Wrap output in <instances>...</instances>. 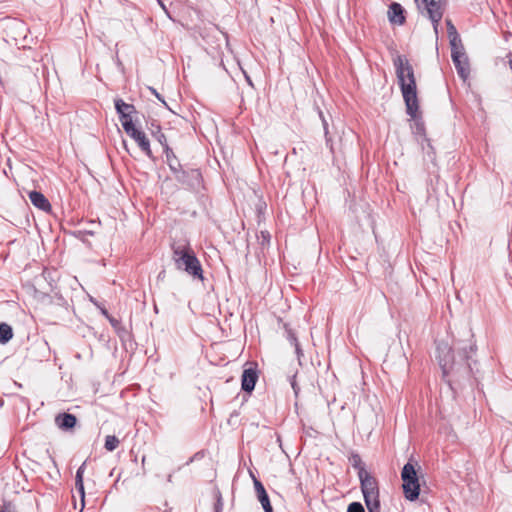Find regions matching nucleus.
<instances>
[{
	"instance_id": "22",
	"label": "nucleus",
	"mask_w": 512,
	"mask_h": 512,
	"mask_svg": "<svg viewBox=\"0 0 512 512\" xmlns=\"http://www.w3.org/2000/svg\"><path fill=\"white\" fill-rule=\"evenodd\" d=\"M347 512H365V510L361 503L353 502L348 506Z\"/></svg>"
},
{
	"instance_id": "2",
	"label": "nucleus",
	"mask_w": 512,
	"mask_h": 512,
	"mask_svg": "<svg viewBox=\"0 0 512 512\" xmlns=\"http://www.w3.org/2000/svg\"><path fill=\"white\" fill-rule=\"evenodd\" d=\"M172 259L177 269L184 270L195 278L203 279L201 264L188 242L172 246Z\"/></svg>"
},
{
	"instance_id": "27",
	"label": "nucleus",
	"mask_w": 512,
	"mask_h": 512,
	"mask_svg": "<svg viewBox=\"0 0 512 512\" xmlns=\"http://www.w3.org/2000/svg\"><path fill=\"white\" fill-rule=\"evenodd\" d=\"M1 512H16L11 504L3 506Z\"/></svg>"
},
{
	"instance_id": "21",
	"label": "nucleus",
	"mask_w": 512,
	"mask_h": 512,
	"mask_svg": "<svg viewBox=\"0 0 512 512\" xmlns=\"http://www.w3.org/2000/svg\"><path fill=\"white\" fill-rule=\"evenodd\" d=\"M123 129L124 131L129 135L131 136L132 134L135 133V131L137 130V128L135 127V125L133 124V120L132 121H125L123 124Z\"/></svg>"
},
{
	"instance_id": "18",
	"label": "nucleus",
	"mask_w": 512,
	"mask_h": 512,
	"mask_svg": "<svg viewBox=\"0 0 512 512\" xmlns=\"http://www.w3.org/2000/svg\"><path fill=\"white\" fill-rule=\"evenodd\" d=\"M457 349L461 352L464 359H468L475 352V346L471 342L464 343L461 346H458Z\"/></svg>"
},
{
	"instance_id": "17",
	"label": "nucleus",
	"mask_w": 512,
	"mask_h": 512,
	"mask_svg": "<svg viewBox=\"0 0 512 512\" xmlns=\"http://www.w3.org/2000/svg\"><path fill=\"white\" fill-rule=\"evenodd\" d=\"M153 136L163 146L166 156L169 159V152H171V149L167 144L166 136L161 132V128L159 126H157V133H153Z\"/></svg>"
},
{
	"instance_id": "24",
	"label": "nucleus",
	"mask_w": 512,
	"mask_h": 512,
	"mask_svg": "<svg viewBox=\"0 0 512 512\" xmlns=\"http://www.w3.org/2000/svg\"><path fill=\"white\" fill-rule=\"evenodd\" d=\"M149 90L151 91V93L153 95H155V97L161 101L165 106H167L165 100L161 97V95L156 91V89H154L153 87H149Z\"/></svg>"
},
{
	"instance_id": "9",
	"label": "nucleus",
	"mask_w": 512,
	"mask_h": 512,
	"mask_svg": "<svg viewBox=\"0 0 512 512\" xmlns=\"http://www.w3.org/2000/svg\"><path fill=\"white\" fill-rule=\"evenodd\" d=\"M254 487H255V491L257 493L258 500L261 503L264 511L265 512H273V508L271 506L268 494H267L264 486L262 485V483L259 480L254 479Z\"/></svg>"
},
{
	"instance_id": "19",
	"label": "nucleus",
	"mask_w": 512,
	"mask_h": 512,
	"mask_svg": "<svg viewBox=\"0 0 512 512\" xmlns=\"http://www.w3.org/2000/svg\"><path fill=\"white\" fill-rule=\"evenodd\" d=\"M448 37L451 45V53H453V51H464V47L462 45L459 34L451 35Z\"/></svg>"
},
{
	"instance_id": "8",
	"label": "nucleus",
	"mask_w": 512,
	"mask_h": 512,
	"mask_svg": "<svg viewBox=\"0 0 512 512\" xmlns=\"http://www.w3.org/2000/svg\"><path fill=\"white\" fill-rule=\"evenodd\" d=\"M258 379V373L255 368H247L243 371L241 386L242 389L246 392H251L254 390L256 382Z\"/></svg>"
},
{
	"instance_id": "23",
	"label": "nucleus",
	"mask_w": 512,
	"mask_h": 512,
	"mask_svg": "<svg viewBox=\"0 0 512 512\" xmlns=\"http://www.w3.org/2000/svg\"><path fill=\"white\" fill-rule=\"evenodd\" d=\"M446 23H447L448 36L458 34L455 26L452 24V22L450 20H447Z\"/></svg>"
},
{
	"instance_id": "31",
	"label": "nucleus",
	"mask_w": 512,
	"mask_h": 512,
	"mask_svg": "<svg viewBox=\"0 0 512 512\" xmlns=\"http://www.w3.org/2000/svg\"><path fill=\"white\" fill-rule=\"evenodd\" d=\"M172 154H173V152H172V151H171V152H169V158H170V157H172Z\"/></svg>"
},
{
	"instance_id": "15",
	"label": "nucleus",
	"mask_w": 512,
	"mask_h": 512,
	"mask_svg": "<svg viewBox=\"0 0 512 512\" xmlns=\"http://www.w3.org/2000/svg\"><path fill=\"white\" fill-rule=\"evenodd\" d=\"M115 108L119 115L133 114L135 112V107L131 104L125 103L122 99L115 100Z\"/></svg>"
},
{
	"instance_id": "20",
	"label": "nucleus",
	"mask_w": 512,
	"mask_h": 512,
	"mask_svg": "<svg viewBox=\"0 0 512 512\" xmlns=\"http://www.w3.org/2000/svg\"><path fill=\"white\" fill-rule=\"evenodd\" d=\"M119 439L114 435H108L105 439V448L108 451H114L119 446Z\"/></svg>"
},
{
	"instance_id": "30",
	"label": "nucleus",
	"mask_w": 512,
	"mask_h": 512,
	"mask_svg": "<svg viewBox=\"0 0 512 512\" xmlns=\"http://www.w3.org/2000/svg\"><path fill=\"white\" fill-rule=\"evenodd\" d=\"M153 133H157V128H156V129H154V130H152V134H153Z\"/></svg>"
},
{
	"instance_id": "6",
	"label": "nucleus",
	"mask_w": 512,
	"mask_h": 512,
	"mask_svg": "<svg viewBox=\"0 0 512 512\" xmlns=\"http://www.w3.org/2000/svg\"><path fill=\"white\" fill-rule=\"evenodd\" d=\"M437 357L439 365L443 371V375H448L454 363V356L451 347L447 343H439L437 345Z\"/></svg>"
},
{
	"instance_id": "10",
	"label": "nucleus",
	"mask_w": 512,
	"mask_h": 512,
	"mask_svg": "<svg viewBox=\"0 0 512 512\" xmlns=\"http://www.w3.org/2000/svg\"><path fill=\"white\" fill-rule=\"evenodd\" d=\"M29 200L31 203L38 209L49 212L51 210V204L48 199L38 191H31L28 194Z\"/></svg>"
},
{
	"instance_id": "13",
	"label": "nucleus",
	"mask_w": 512,
	"mask_h": 512,
	"mask_svg": "<svg viewBox=\"0 0 512 512\" xmlns=\"http://www.w3.org/2000/svg\"><path fill=\"white\" fill-rule=\"evenodd\" d=\"M403 8L398 3H392L389 7V20L392 23L402 25L405 22V17L403 15Z\"/></svg>"
},
{
	"instance_id": "12",
	"label": "nucleus",
	"mask_w": 512,
	"mask_h": 512,
	"mask_svg": "<svg viewBox=\"0 0 512 512\" xmlns=\"http://www.w3.org/2000/svg\"><path fill=\"white\" fill-rule=\"evenodd\" d=\"M130 137L137 142L138 146L148 157H152L150 143L144 132L137 129Z\"/></svg>"
},
{
	"instance_id": "25",
	"label": "nucleus",
	"mask_w": 512,
	"mask_h": 512,
	"mask_svg": "<svg viewBox=\"0 0 512 512\" xmlns=\"http://www.w3.org/2000/svg\"><path fill=\"white\" fill-rule=\"evenodd\" d=\"M291 339H292V341L294 343L296 353H297L298 357H300V355H302V351H301L300 346H299V344L297 342V339L295 337H291Z\"/></svg>"
},
{
	"instance_id": "14",
	"label": "nucleus",
	"mask_w": 512,
	"mask_h": 512,
	"mask_svg": "<svg viewBox=\"0 0 512 512\" xmlns=\"http://www.w3.org/2000/svg\"><path fill=\"white\" fill-rule=\"evenodd\" d=\"M85 465H86V463L84 462L78 468V470L76 472V476H75V487H76V490L78 491V493L80 494L82 503H84V496H85L84 482H83V475H84V471H85Z\"/></svg>"
},
{
	"instance_id": "16",
	"label": "nucleus",
	"mask_w": 512,
	"mask_h": 512,
	"mask_svg": "<svg viewBox=\"0 0 512 512\" xmlns=\"http://www.w3.org/2000/svg\"><path fill=\"white\" fill-rule=\"evenodd\" d=\"M13 337V331L10 325L0 323V343L5 344Z\"/></svg>"
},
{
	"instance_id": "3",
	"label": "nucleus",
	"mask_w": 512,
	"mask_h": 512,
	"mask_svg": "<svg viewBox=\"0 0 512 512\" xmlns=\"http://www.w3.org/2000/svg\"><path fill=\"white\" fill-rule=\"evenodd\" d=\"M361 490L369 512H380L379 489L376 479L364 467L358 470Z\"/></svg>"
},
{
	"instance_id": "29",
	"label": "nucleus",
	"mask_w": 512,
	"mask_h": 512,
	"mask_svg": "<svg viewBox=\"0 0 512 512\" xmlns=\"http://www.w3.org/2000/svg\"><path fill=\"white\" fill-rule=\"evenodd\" d=\"M215 512H221V506L220 505H217L216 508H215Z\"/></svg>"
},
{
	"instance_id": "11",
	"label": "nucleus",
	"mask_w": 512,
	"mask_h": 512,
	"mask_svg": "<svg viewBox=\"0 0 512 512\" xmlns=\"http://www.w3.org/2000/svg\"><path fill=\"white\" fill-rule=\"evenodd\" d=\"M77 419L73 414L62 413L55 417V423L61 430H70L76 425Z\"/></svg>"
},
{
	"instance_id": "7",
	"label": "nucleus",
	"mask_w": 512,
	"mask_h": 512,
	"mask_svg": "<svg viewBox=\"0 0 512 512\" xmlns=\"http://www.w3.org/2000/svg\"><path fill=\"white\" fill-rule=\"evenodd\" d=\"M451 57L459 76L466 80L469 76V63L465 51H453Z\"/></svg>"
},
{
	"instance_id": "4",
	"label": "nucleus",
	"mask_w": 512,
	"mask_h": 512,
	"mask_svg": "<svg viewBox=\"0 0 512 512\" xmlns=\"http://www.w3.org/2000/svg\"><path fill=\"white\" fill-rule=\"evenodd\" d=\"M419 13L427 17L433 25L436 35L439 33V25L446 9L447 0H414Z\"/></svg>"
},
{
	"instance_id": "1",
	"label": "nucleus",
	"mask_w": 512,
	"mask_h": 512,
	"mask_svg": "<svg viewBox=\"0 0 512 512\" xmlns=\"http://www.w3.org/2000/svg\"><path fill=\"white\" fill-rule=\"evenodd\" d=\"M399 86L406 104L407 113L415 117L418 111L417 88L414 71L408 59L397 55L393 59Z\"/></svg>"
},
{
	"instance_id": "26",
	"label": "nucleus",
	"mask_w": 512,
	"mask_h": 512,
	"mask_svg": "<svg viewBox=\"0 0 512 512\" xmlns=\"http://www.w3.org/2000/svg\"><path fill=\"white\" fill-rule=\"evenodd\" d=\"M120 121H121V124H123L125 121H132V114L120 115Z\"/></svg>"
},
{
	"instance_id": "28",
	"label": "nucleus",
	"mask_w": 512,
	"mask_h": 512,
	"mask_svg": "<svg viewBox=\"0 0 512 512\" xmlns=\"http://www.w3.org/2000/svg\"><path fill=\"white\" fill-rule=\"evenodd\" d=\"M360 464H361L360 458L358 456H355L354 457V466L355 467L359 466V468H360L361 467Z\"/></svg>"
},
{
	"instance_id": "5",
	"label": "nucleus",
	"mask_w": 512,
	"mask_h": 512,
	"mask_svg": "<svg viewBox=\"0 0 512 512\" xmlns=\"http://www.w3.org/2000/svg\"><path fill=\"white\" fill-rule=\"evenodd\" d=\"M401 478L403 481L402 488L405 498L409 501H415L419 497L420 493L419 478L415 465L411 462L406 463L402 468Z\"/></svg>"
}]
</instances>
